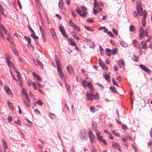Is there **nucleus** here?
Here are the masks:
<instances>
[{
	"label": "nucleus",
	"instance_id": "nucleus-11",
	"mask_svg": "<svg viewBox=\"0 0 152 152\" xmlns=\"http://www.w3.org/2000/svg\"><path fill=\"white\" fill-rule=\"evenodd\" d=\"M86 96L87 99L89 100H93L94 98L97 99L96 97H94V96L92 94H89L87 92L86 93Z\"/></svg>",
	"mask_w": 152,
	"mask_h": 152
},
{
	"label": "nucleus",
	"instance_id": "nucleus-16",
	"mask_svg": "<svg viewBox=\"0 0 152 152\" xmlns=\"http://www.w3.org/2000/svg\"><path fill=\"white\" fill-rule=\"evenodd\" d=\"M140 33L139 34V37L140 39L143 37L144 30L142 27H141L140 28Z\"/></svg>",
	"mask_w": 152,
	"mask_h": 152
},
{
	"label": "nucleus",
	"instance_id": "nucleus-5",
	"mask_svg": "<svg viewBox=\"0 0 152 152\" xmlns=\"http://www.w3.org/2000/svg\"><path fill=\"white\" fill-rule=\"evenodd\" d=\"M144 14L143 17V18L142 20V25L144 27L145 26V19L146 18L147 16V13L145 10H144Z\"/></svg>",
	"mask_w": 152,
	"mask_h": 152
},
{
	"label": "nucleus",
	"instance_id": "nucleus-43",
	"mask_svg": "<svg viewBox=\"0 0 152 152\" xmlns=\"http://www.w3.org/2000/svg\"><path fill=\"white\" fill-rule=\"evenodd\" d=\"M112 82H113V84L114 85L116 86L117 87H118V86L117 83L115 81L114 78H112Z\"/></svg>",
	"mask_w": 152,
	"mask_h": 152
},
{
	"label": "nucleus",
	"instance_id": "nucleus-2",
	"mask_svg": "<svg viewBox=\"0 0 152 152\" xmlns=\"http://www.w3.org/2000/svg\"><path fill=\"white\" fill-rule=\"evenodd\" d=\"M80 137L84 141H86L87 140V134L85 130H82L80 131Z\"/></svg>",
	"mask_w": 152,
	"mask_h": 152
},
{
	"label": "nucleus",
	"instance_id": "nucleus-53",
	"mask_svg": "<svg viewBox=\"0 0 152 152\" xmlns=\"http://www.w3.org/2000/svg\"><path fill=\"white\" fill-rule=\"evenodd\" d=\"M7 63L8 66H12L13 65V64L10 61H7Z\"/></svg>",
	"mask_w": 152,
	"mask_h": 152
},
{
	"label": "nucleus",
	"instance_id": "nucleus-29",
	"mask_svg": "<svg viewBox=\"0 0 152 152\" xmlns=\"http://www.w3.org/2000/svg\"><path fill=\"white\" fill-rule=\"evenodd\" d=\"M135 27L133 25H131L129 27V30L130 31L134 32L135 30Z\"/></svg>",
	"mask_w": 152,
	"mask_h": 152
},
{
	"label": "nucleus",
	"instance_id": "nucleus-36",
	"mask_svg": "<svg viewBox=\"0 0 152 152\" xmlns=\"http://www.w3.org/2000/svg\"><path fill=\"white\" fill-rule=\"evenodd\" d=\"M118 52V49L117 48H115L112 50V54L113 55H115Z\"/></svg>",
	"mask_w": 152,
	"mask_h": 152
},
{
	"label": "nucleus",
	"instance_id": "nucleus-61",
	"mask_svg": "<svg viewBox=\"0 0 152 152\" xmlns=\"http://www.w3.org/2000/svg\"><path fill=\"white\" fill-rule=\"evenodd\" d=\"M10 72H11V75H12V77L13 78V79L14 80H16V81H18V80L16 79V78L15 76L12 74V71L11 70H10Z\"/></svg>",
	"mask_w": 152,
	"mask_h": 152
},
{
	"label": "nucleus",
	"instance_id": "nucleus-20",
	"mask_svg": "<svg viewBox=\"0 0 152 152\" xmlns=\"http://www.w3.org/2000/svg\"><path fill=\"white\" fill-rule=\"evenodd\" d=\"M32 74L34 76L37 78L38 81H42V80L41 77L38 75L34 73V72Z\"/></svg>",
	"mask_w": 152,
	"mask_h": 152
},
{
	"label": "nucleus",
	"instance_id": "nucleus-19",
	"mask_svg": "<svg viewBox=\"0 0 152 152\" xmlns=\"http://www.w3.org/2000/svg\"><path fill=\"white\" fill-rule=\"evenodd\" d=\"M100 132H96V135L97 140L100 141H101L102 140V137L99 135Z\"/></svg>",
	"mask_w": 152,
	"mask_h": 152
},
{
	"label": "nucleus",
	"instance_id": "nucleus-1",
	"mask_svg": "<svg viewBox=\"0 0 152 152\" xmlns=\"http://www.w3.org/2000/svg\"><path fill=\"white\" fill-rule=\"evenodd\" d=\"M136 4L137 12L136 11H134L133 12L134 16V17H136L138 14H139L140 16H142L143 12L141 2L140 0L137 1Z\"/></svg>",
	"mask_w": 152,
	"mask_h": 152
},
{
	"label": "nucleus",
	"instance_id": "nucleus-22",
	"mask_svg": "<svg viewBox=\"0 0 152 152\" xmlns=\"http://www.w3.org/2000/svg\"><path fill=\"white\" fill-rule=\"evenodd\" d=\"M22 91L23 94L25 95V98H27L28 97L27 93L24 88H22Z\"/></svg>",
	"mask_w": 152,
	"mask_h": 152
},
{
	"label": "nucleus",
	"instance_id": "nucleus-24",
	"mask_svg": "<svg viewBox=\"0 0 152 152\" xmlns=\"http://www.w3.org/2000/svg\"><path fill=\"white\" fill-rule=\"evenodd\" d=\"M132 59L135 62H137L139 60V57L135 55H133L132 57Z\"/></svg>",
	"mask_w": 152,
	"mask_h": 152
},
{
	"label": "nucleus",
	"instance_id": "nucleus-63",
	"mask_svg": "<svg viewBox=\"0 0 152 152\" xmlns=\"http://www.w3.org/2000/svg\"><path fill=\"white\" fill-rule=\"evenodd\" d=\"M92 128L94 130H96V124H92Z\"/></svg>",
	"mask_w": 152,
	"mask_h": 152
},
{
	"label": "nucleus",
	"instance_id": "nucleus-32",
	"mask_svg": "<svg viewBox=\"0 0 152 152\" xmlns=\"http://www.w3.org/2000/svg\"><path fill=\"white\" fill-rule=\"evenodd\" d=\"M0 14L4 15L3 7L0 5Z\"/></svg>",
	"mask_w": 152,
	"mask_h": 152
},
{
	"label": "nucleus",
	"instance_id": "nucleus-18",
	"mask_svg": "<svg viewBox=\"0 0 152 152\" xmlns=\"http://www.w3.org/2000/svg\"><path fill=\"white\" fill-rule=\"evenodd\" d=\"M133 43L134 44V46L139 49L140 47V45L138 44L136 39H134L133 41Z\"/></svg>",
	"mask_w": 152,
	"mask_h": 152
},
{
	"label": "nucleus",
	"instance_id": "nucleus-23",
	"mask_svg": "<svg viewBox=\"0 0 152 152\" xmlns=\"http://www.w3.org/2000/svg\"><path fill=\"white\" fill-rule=\"evenodd\" d=\"M120 43L121 46L124 47H126L127 46V44L122 40L120 41Z\"/></svg>",
	"mask_w": 152,
	"mask_h": 152
},
{
	"label": "nucleus",
	"instance_id": "nucleus-15",
	"mask_svg": "<svg viewBox=\"0 0 152 152\" xmlns=\"http://www.w3.org/2000/svg\"><path fill=\"white\" fill-rule=\"evenodd\" d=\"M26 98V100L23 99V100L26 106L27 107H29L30 105V99L28 97L27 98Z\"/></svg>",
	"mask_w": 152,
	"mask_h": 152
},
{
	"label": "nucleus",
	"instance_id": "nucleus-59",
	"mask_svg": "<svg viewBox=\"0 0 152 152\" xmlns=\"http://www.w3.org/2000/svg\"><path fill=\"white\" fill-rule=\"evenodd\" d=\"M40 30L41 31V34H44L45 31L43 29H42V28L41 26H40Z\"/></svg>",
	"mask_w": 152,
	"mask_h": 152
},
{
	"label": "nucleus",
	"instance_id": "nucleus-4",
	"mask_svg": "<svg viewBox=\"0 0 152 152\" xmlns=\"http://www.w3.org/2000/svg\"><path fill=\"white\" fill-rule=\"evenodd\" d=\"M139 66L142 69L147 73L150 74L151 73L150 70L143 64H140L139 65Z\"/></svg>",
	"mask_w": 152,
	"mask_h": 152
},
{
	"label": "nucleus",
	"instance_id": "nucleus-50",
	"mask_svg": "<svg viewBox=\"0 0 152 152\" xmlns=\"http://www.w3.org/2000/svg\"><path fill=\"white\" fill-rule=\"evenodd\" d=\"M107 34L112 37H115L114 35L113 34V33H112V32L110 31H108V32H107Z\"/></svg>",
	"mask_w": 152,
	"mask_h": 152
},
{
	"label": "nucleus",
	"instance_id": "nucleus-42",
	"mask_svg": "<svg viewBox=\"0 0 152 152\" xmlns=\"http://www.w3.org/2000/svg\"><path fill=\"white\" fill-rule=\"evenodd\" d=\"M31 37H33L34 39H38V37L37 36L35 35V34L34 33H32L31 34Z\"/></svg>",
	"mask_w": 152,
	"mask_h": 152
},
{
	"label": "nucleus",
	"instance_id": "nucleus-40",
	"mask_svg": "<svg viewBox=\"0 0 152 152\" xmlns=\"http://www.w3.org/2000/svg\"><path fill=\"white\" fill-rule=\"evenodd\" d=\"M37 63L38 64L40 68L42 69H43V64H42L41 62L39 60H37Z\"/></svg>",
	"mask_w": 152,
	"mask_h": 152
},
{
	"label": "nucleus",
	"instance_id": "nucleus-17",
	"mask_svg": "<svg viewBox=\"0 0 152 152\" xmlns=\"http://www.w3.org/2000/svg\"><path fill=\"white\" fill-rule=\"evenodd\" d=\"M55 61L57 66V68H60V60L57 57H55Z\"/></svg>",
	"mask_w": 152,
	"mask_h": 152
},
{
	"label": "nucleus",
	"instance_id": "nucleus-37",
	"mask_svg": "<svg viewBox=\"0 0 152 152\" xmlns=\"http://www.w3.org/2000/svg\"><path fill=\"white\" fill-rule=\"evenodd\" d=\"M84 27L86 29L89 30L91 31H94L93 29L91 28L90 27H89L88 26H84Z\"/></svg>",
	"mask_w": 152,
	"mask_h": 152
},
{
	"label": "nucleus",
	"instance_id": "nucleus-28",
	"mask_svg": "<svg viewBox=\"0 0 152 152\" xmlns=\"http://www.w3.org/2000/svg\"><path fill=\"white\" fill-rule=\"evenodd\" d=\"M112 146L113 147L115 148H117V147H118V148H120L121 147L119 144L118 143L113 144Z\"/></svg>",
	"mask_w": 152,
	"mask_h": 152
},
{
	"label": "nucleus",
	"instance_id": "nucleus-6",
	"mask_svg": "<svg viewBox=\"0 0 152 152\" xmlns=\"http://www.w3.org/2000/svg\"><path fill=\"white\" fill-rule=\"evenodd\" d=\"M99 64L104 70H107L108 68L100 59H99Z\"/></svg>",
	"mask_w": 152,
	"mask_h": 152
},
{
	"label": "nucleus",
	"instance_id": "nucleus-41",
	"mask_svg": "<svg viewBox=\"0 0 152 152\" xmlns=\"http://www.w3.org/2000/svg\"><path fill=\"white\" fill-rule=\"evenodd\" d=\"M87 86L91 89H92L93 88V87L92 84L90 82H88Z\"/></svg>",
	"mask_w": 152,
	"mask_h": 152
},
{
	"label": "nucleus",
	"instance_id": "nucleus-56",
	"mask_svg": "<svg viewBox=\"0 0 152 152\" xmlns=\"http://www.w3.org/2000/svg\"><path fill=\"white\" fill-rule=\"evenodd\" d=\"M42 37L43 39V41L44 42H45L46 41V37H45V35L44 34H42Z\"/></svg>",
	"mask_w": 152,
	"mask_h": 152
},
{
	"label": "nucleus",
	"instance_id": "nucleus-58",
	"mask_svg": "<svg viewBox=\"0 0 152 152\" xmlns=\"http://www.w3.org/2000/svg\"><path fill=\"white\" fill-rule=\"evenodd\" d=\"M90 110L92 112V113H94L95 112V107H90Z\"/></svg>",
	"mask_w": 152,
	"mask_h": 152
},
{
	"label": "nucleus",
	"instance_id": "nucleus-14",
	"mask_svg": "<svg viewBox=\"0 0 152 152\" xmlns=\"http://www.w3.org/2000/svg\"><path fill=\"white\" fill-rule=\"evenodd\" d=\"M4 89L5 90L6 92L9 94V95H13V94L10 91L9 87L7 86H4Z\"/></svg>",
	"mask_w": 152,
	"mask_h": 152
},
{
	"label": "nucleus",
	"instance_id": "nucleus-25",
	"mask_svg": "<svg viewBox=\"0 0 152 152\" xmlns=\"http://www.w3.org/2000/svg\"><path fill=\"white\" fill-rule=\"evenodd\" d=\"M0 30L1 31H3L4 33H7L6 29L1 24L0 25Z\"/></svg>",
	"mask_w": 152,
	"mask_h": 152
},
{
	"label": "nucleus",
	"instance_id": "nucleus-9",
	"mask_svg": "<svg viewBox=\"0 0 152 152\" xmlns=\"http://www.w3.org/2000/svg\"><path fill=\"white\" fill-rule=\"evenodd\" d=\"M58 75L63 80L64 78V75L61 70V68H57Z\"/></svg>",
	"mask_w": 152,
	"mask_h": 152
},
{
	"label": "nucleus",
	"instance_id": "nucleus-49",
	"mask_svg": "<svg viewBox=\"0 0 152 152\" xmlns=\"http://www.w3.org/2000/svg\"><path fill=\"white\" fill-rule=\"evenodd\" d=\"M145 35L146 37H148V30L147 28H146L145 31Z\"/></svg>",
	"mask_w": 152,
	"mask_h": 152
},
{
	"label": "nucleus",
	"instance_id": "nucleus-35",
	"mask_svg": "<svg viewBox=\"0 0 152 152\" xmlns=\"http://www.w3.org/2000/svg\"><path fill=\"white\" fill-rule=\"evenodd\" d=\"M49 116L50 118L52 120L53 119L55 118V115L52 113H49Z\"/></svg>",
	"mask_w": 152,
	"mask_h": 152
},
{
	"label": "nucleus",
	"instance_id": "nucleus-54",
	"mask_svg": "<svg viewBox=\"0 0 152 152\" xmlns=\"http://www.w3.org/2000/svg\"><path fill=\"white\" fill-rule=\"evenodd\" d=\"M58 4L59 6V8L61 9H62V7L63 6V4L61 3L60 1H59L58 3Z\"/></svg>",
	"mask_w": 152,
	"mask_h": 152
},
{
	"label": "nucleus",
	"instance_id": "nucleus-64",
	"mask_svg": "<svg viewBox=\"0 0 152 152\" xmlns=\"http://www.w3.org/2000/svg\"><path fill=\"white\" fill-rule=\"evenodd\" d=\"M13 51L15 54H16V55H18V51L16 49H14L13 50Z\"/></svg>",
	"mask_w": 152,
	"mask_h": 152
},
{
	"label": "nucleus",
	"instance_id": "nucleus-62",
	"mask_svg": "<svg viewBox=\"0 0 152 152\" xmlns=\"http://www.w3.org/2000/svg\"><path fill=\"white\" fill-rule=\"evenodd\" d=\"M92 152H97L96 150V149L94 147L93 145H92Z\"/></svg>",
	"mask_w": 152,
	"mask_h": 152
},
{
	"label": "nucleus",
	"instance_id": "nucleus-48",
	"mask_svg": "<svg viewBox=\"0 0 152 152\" xmlns=\"http://www.w3.org/2000/svg\"><path fill=\"white\" fill-rule=\"evenodd\" d=\"M70 44L72 46H76V44L75 41L72 40L70 41Z\"/></svg>",
	"mask_w": 152,
	"mask_h": 152
},
{
	"label": "nucleus",
	"instance_id": "nucleus-38",
	"mask_svg": "<svg viewBox=\"0 0 152 152\" xmlns=\"http://www.w3.org/2000/svg\"><path fill=\"white\" fill-rule=\"evenodd\" d=\"M73 27L75 30H77L78 31H80V29L79 27L77 25H74V26Z\"/></svg>",
	"mask_w": 152,
	"mask_h": 152
},
{
	"label": "nucleus",
	"instance_id": "nucleus-46",
	"mask_svg": "<svg viewBox=\"0 0 152 152\" xmlns=\"http://www.w3.org/2000/svg\"><path fill=\"white\" fill-rule=\"evenodd\" d=\"M35 103L38 104L39 105H42L43 104V103L39 99L37 101L35 102Z\"/></svg>",
	"mask_w": 152,
	"mask_h": 152
},
{
	"label": "nucleus",
	"instance_id": "nucleus-33",
	"mask_svg": "<svg viewBox=\"0 0 152 152\" xmlns=\"http://www.w3.org/2000/svg\"><path fill=\"white\" fill-rule=\"evenodd\" d=\"M81 83L83 86L86 87L87 86V82L85 80H82L81 81Z\"/></svg>",
	"mask_w": 152,
	"mask_h": 152
},
{
	"label": "nucleus",
	"instance_id": "nucleus-34",
	"mask_svg": "<svg viewBox=\"0 0 152 152\" xmlns=\"http://www.w3.org/2000/svg\"><path fill=\"white\" fill-rule=\"evenodd\" d=\"M6 39H7L11 43H13V40L12 38L10 37H8L6 38Z\"/></svg>",
	"mask_w": 152,
	"mask_h": 152
},
{
	"label": "nucleus",
	"instance_id": "nucleus-10",
	"mask_svg": "<svg viewBox=\"0 0 152 152\" xmlns=\"http://www.w3.org/2000/svg\"><path fill=\"white\" fill-rule=\"evenodd\" d=\"M81 8L82 11L83 17H85L86 14L88 13L87 12V9L86 7L83 6H81Z\"/></svg>",
	"mask_w": 152,
	"mask_h": 152
},
{
	"label": "nucleus",
	"instance_id": "nucleus-26",
	"mask_svg": "<svg viewBox=\"0 0 152 152\" xmlns=\"http://www.w3.org/2000/svg\"><path fill=\"white\" fill-rule=\"evenodd\" d=\"M76 12L78 15H79L80 16L83 17L82 13H81V11L79 8H76Z\"/></svg>",
	"mask_w": 152,
	"mask_h": 152
},
{
	"label": "nucleus",
	"instance_id": "nucleus-60",
	"mask_svg": "<svg viewBox=\"0 0 152 152\" xmlns=\"http://www.w3.org/2000/svg\"><path fill=\"white\" fill-rule=\"evenodd\" d=\"M8 120L9 122L11 121L12 120V117L11 115H9L8 117Z\"/></svg>",
	"mask_w": 152,
	"mask_h": 152
},
{
	"label": "nucleus",
	"instance_id": "nucleus-44",
	"mask_svg": "<svg viewBox=\"0 0 152 152\" xmlns=\"http://www.w3.org/2000/svg\"><path fill=\"white\" fill-rule=\"evenodd\" d=\"M25 39L28 41V44H30L31 43V40L30 38L27 37L26 36H24Z\"/></svg>",
	"mask_w": 152,
	"mask_h": 152
},
{
	"label": "nucleus",
	"instance_id": "nucleus-51",
	"mask_svg": "<svg viewBox=\"0 0 152 152\" xmlns=\"http://www.w3.org/2000/svg\"><path fill=\"white\" fill-rule=\"evenodd\" d=\"M17 77L18 78V79L19 81L21 82V76L20 74V73H17Z\"/></svg>",
	"mask_w": 152,
	"mask_h": 152
},
{
	"label": "nucleus",
	"instance_id": "nucleus-31",
	"mask_svg": "<svg viewBox=\"0 0 152 152\" xmlns=\"http://www.w3.org/2000/svg\"><path fill=\"white\" fill-rule=\"evenodd\" d=\"M110 89L111 91L114 93H116L117 92V91L115 89V88L114 87L110 86Z\"/></svg>",
	"mask_w": 152,
	"mask_h": 152
},
{
	"label": "nucleus",
	"instance_id": "nucleus-30",
	"mask_svg": "<svg viewBox=\"0 0 152 152\" xmlns=\"http://www.w3.org/2000/svg\"><path fill=\"white\" fill-rule=\"evenodd\" d=\"M103 76L104 78L106 80H107L108 82H110V81L108 80L110 77V76L108 74H105L104 73Z\"/></svg>",
	"mask_w": 152,
	"mask_h": 152
},
{
	"label": "nucleus",
	"instance_id": "nucleus-21",
	"mask_svg": "<svg viewBox=\"0 0 152 152\" xmlns=\"http://www.w3.org/2000/svg\"><path fill=\"white\" fill-rule=\"evenodd\" d=\"M72 36L77 40H79V37L77 36V34L75 32H73L71 33Z\"/></svg>",
	"mask_w": 152,
	"mask_h": 152
},
{
	"label": "nucleus",
	"instance_id": "nucleus-45",
	"mask_svg": "<svg viewBox=\"0 0 152 152\" xmlns=\"http://www.w3.org/2000/svg\"><path fill=\"white\" fill-rule=\"evenodd\" d=\"M99 48L100 50V53L101 55H102L104 53V50L100 45L99 46Z\"/></svg>",
	"mask_w": 152,
	"mask_h": 152
},
{
	"label": "nucleus",
	"instance_id": "nucleus-47",
	"mask_svg": "<svg viewBox=\"0 0 152 152\" xmlns=\"http://www.w3.org/2000/svg\"><path fill=\"white\" fill-rule=\"evenodd\" d=\"M69 23L70 26L72 27H74V25H75L74 24V23L71 20H70L69 22Z\"/></svg>",
	"mask_w": 152,
	"mask_h": 152
},
{
	"label": "nucleus",
	"instance_id": "nucleus-7",
	"mask_svg": "<svg viewBox=\"0 0 152 152\" xmlns=\"http://www.w3.org/2000/svg\"><path fill=\"white\" fill-rule=\"evenodd\" d=\"M59 29L61 32L63 36L66 38H68V36L66 34L65 30L63 28V27L61 26H60L59 27Z\"/></svg>",
	"mask_w": 152,
	"mask_h": 152
},
{
	"label": "nucleus",
	"instance_id": "nucleus-3",
	"mask_svg": "<svg viewBox=\"0 0 152 152\" xmlns=\"http://www.w3.org/2000/svg\"><path fill=\"white\" fill-rule=\"evenodd\" d=\"M88 134L91 142L92 144H94L95 142V136L92 133V132L90 130L88 132Z\"/></svg>",
	"mask_w": 152,
	"mask_h": 152
},
{
	"label": "nucleus",
	"instance_id": "nucleus-39",
	"mask_svg": "<svg viewBox=\"0 0 152 152\" xmlns=\"http://www.w3.org/2000/svg\"><path fill=\"white\" fill-rule=\"evenodd\" d=\"M7 103L9 107L10 108L12 109V110H13L14 109V107L12 103L11 102H8Z\"/></svg>",
	"mask_w": 152,
	"mask_h": 152
},
{
	"label": "nucleus",
	"instance_id": "nucleus-13",
	"mask_svg": "<svg viewBox=\"0 0 152 152\" xmlns=\"http://www.w3.org/2000/svg\"><path fill=\"white\" fill-rule=\"evenodd\" d=\"M67 70L68 73L71 74L73 72V71L71 65H69L67 66Z\"/></svg>",
	"mask_w": 152,
	"mask_h": 152
},
{
	"label": "nucleus",
	"instance_id": "nucleus-12",
	"mask_svg": "<svg viewBox=\"0 0 152 152\" xmlns=\"http://www.w3.org/2000/svg\"><path fill=\"white\" fill-rule=\"evenodd\" d=\"M118 64L119 67L123 68L124 69L125 63L124 60L123 59L119 61Z\"/></svg>",
	"mask_w": 152,
	"mask_h": 152
},
{
	"label": "nucleus",
	"instance_id": "nucleus-8",
	"mask_svg": "<svg viewBox=\"0 0 152 152\" xmlns=\"http://www.w3.org/2000/svg\"><path fill=\"white\" fill-rule=\"evenodd\" d=\"M50 33L51 34V35L53 38V39L56 40L57 39L56 34L55 32L54 29L53 28H51L50 29Z\"/></svg>",
	"mask_w": 152,
	"mask_h": 152
},
{
	"label": "nucleus",
	"instance_id": "nucleus-57",
	"mask_svg": "<svg viewBox=\"0 0 152 152\" xmlns=\"http://www.w3.org/2000/svg\"><path fill=\"white\" fill-rule=\"evenodd\" d=\"M122 128L125 130H126L128 129V127L125 125L124 124L123 125H122Z\"/></svg>",
	"mask_w": 152,
	"mask_h": 152
},
{
	"label": "nucleus",
	"instance_id": "nucleus-55",
	"mask_svg": "<svg viewBox=\"0 0 152 152\" xmlns=\"http://www.w3.org/2000/svg\"><path fill=\"white\" fill-rule=\"evenodd\" d=\"M113 31L115 34L116 35H117L118 34V31L115 29H112Z\"/></svg>",
	"mask_w": 152,
	"mask_h": 152
},
{
	"label": "nucleus",
	"instance_id": "nucleus-27",
	"mask_svg": "<svg viewBox=\"0 0 152 152\" xmlns=\"http://www.w3.org/2000/svg\"><path fill=\"white\" fill-rule=\"evenodd\" d=\"M140 44L142 45V49H145L147 48V45L146 43L142 41L140 42Z\"/></svg>",
	"mask_w": 152,
	"mask_h": 152
},
{
	"label": "nucleus",
	"instance_id": "nucleus-52",
	"mask_svg": "<svg viewBox=\"0 0 152 152\" xmlns=\"http://www.w3.org/2000/svg\"><path fill=\"white\" fill-rule=\"evenodd\" d=\"M94 7L96 9H98V6H99L98 4L96 2H94Z\"/></svg>",
	"mask_w": 152,
	"mask_h": 152
}]
</instances>
